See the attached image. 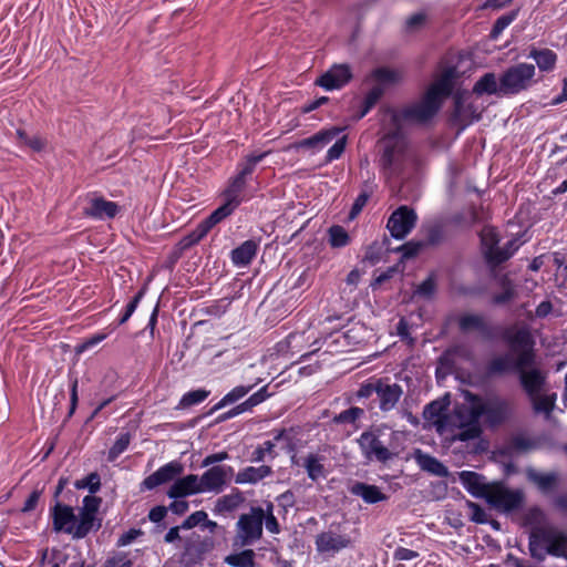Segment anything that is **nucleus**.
<instances>
[{"label": "nucleus", "instance_id": "1", "mask_svg": "<svg viewBox=\"0 0 567 567\" xmlns=\"http://www.w3.org/2000/svg\"><path fill=\"white\" fill-rule=\"evenodd\" d=\"M382 153L379 165L388 178L400 176L409 162V142L403 130L389 123L382 125Z\"/></svg>", "mask_w": 567, "mask_h": 567}, {"label": "nucleus", "instance_id": "2", "mask_svg": "<svg viewBox=\"0 0 567 567\" xmlns=\"http://www.w3.org/2000/svg\"><path fill=\"white\" fill-rule=\"evenodd\" d=\"M441 106L437 101L424 93L420 101L400 110L388 109V123L401 130H403V123L425 124L437 114Z\"/></svg>", "mask_w": 567, "mask_h": 567}, {"label": "nucleus", "instance_id": "3", "mask_svg": "<svg viewBox=\"0 0 567 567\" xmlns=\"http://www.w3.org/2000/svg\"><path fill=\"white\" fill-rule=\"evenodd\" d=\"M529 553L533 558L543 561L547 555L565 557L567 536L551 528H537L529 535Z\"/></svg>", "mask_w": 567, "mask_h": 567}, {"label": "nucleus", "instance_id": "4", "mask_svg": "<svg viewBox=\"0 0 567 567\" xmlns=\"http://www.w3.org/2000/svg\"><path fill=\"white\" fill-rule=\"evenodd\" d=\"M502 339L513 352L518 353L517 368L522 365H533L535 363V340L529 326L516 323L507 327L502 333Z\"/></svg>", "mask_w": 567, "mask_h": 567}, {"label": "nucleus", "instance_id": "5", "mask_svg": "<svg viewBox=\"0 0 567 567\" xmlns=\"http://www.w3.org/2000/svg\"><path fill=\"white\" fill-rule=\"evenodd\" d=\"M465 402L455 408L453 416V423L457 427L454 437L462 442L477 439L482 433L480 423L482 411L478 403L471 400H465Z\"/></svg>", "mask_w": 567, "mask_h": 567}, {"label": "nucleus", "instance_id": "6", "mask_svg": "<svg viewBox=\"0 0 567 567\" xmlns=\"http://www.w3.org/2000/svg\"><path fill=\"white\" fill-rule=\"evenodd\" d=\"M464 400L477 402L480 410L482 411V416H484L486 423L492 426L503 424L507 419H509L513 412L509 401L496 394L482 398L471 391H465Z\"/></svg>", "mask_w": 567, "mask_h": 567}, {"label": "nucleus", "instance_id": "7", "mask_svg": "<svg viewBox=\"0 0 567 567\" xmlns=\"http://www.w3.org/2000/svg\"><path fill=\"white\" fill-rule=\"evenodd\" d=\"M536 68L532 63H517L507 68L501 75L502 95H516L528 90L534 83Z\"/></svg>", "mask_w": 567, "mask_h": 567}, {"label": "nucleus", "instance_id": "8", "mask_svg": "<svg viewBox=\"0 0 567 567\" xmlns=\"http://www.w3.org/2000/svg\"><path fill=\"white\" fill-rule=\"evenodd\" d=\"M265 511L260 506H254L249 513L241 514L236 523V546H250L262 536Z\"/></svg>", "mask_w": 567, "mask_h": 567}, {"label": "nucleus", "instance_id": "9", "mask_svg": "<svg viewBox=\"0 0 567 567\" xmlns=\"http://www.w3.org/2000/svg\"><path fill=\"white\" fill-rule=\"evenodd\" d=\"M381 427L364 431L357 439L362 456L368 462L382 464L391 461L395 454L381 441Z\"/></svg>", "mask_w": 567, "mask_h": 567}, {"label": "nucleus", "instance_id": "10", "mask_svg": "<svg viewBox=\"0 0 567 567\" xmlns=\"http://www.w3.org/2000/svg\"><path fill=\"white\" fill-rule=\"evenodd\" d=\"M215 547L212 537H202L197 533H192L184 539L183 551L181 554V564L184 567H194L205 559V556Z\"/></svg>", "mask_w": 567, "mask_h": 567}, {"label": "nucleus", "instance_id": "11", "mask_svg": "<svg viewBox=\"0 0 567 567\" xmlns=\"http://www.w3.org/2000/svg\"><path fill=\"white\" fill-rule=\"evenodd\" d=\"M518 383L528 399L544 392L547 389V372L533 365L517 368Z\"/></svg>", "mask_w": 567, "mask_h": 567}, {"label": "nucleus", "instance_id": "12", "mask_svg": "<svg viewBox=\"0 0 567 567\" xmlns=\"http://www.w3.org/2000/svg\"><path fill=\"white\" fill-rule=\"evenodd\" d=\"M417 215L409 206L402 205L396 208L388 219L386 228L395 239L405 238L415 227Z\"/></svg>", "mask_w": 567, "mask_h": 567}, {"label": "nucleus", "instance_id": "13", "mask_svg": "<svg viewBox=\"0 0 567 567\" xmlns=\"http://www.w3.org/2000/svg\"><path fill=\"white\" fill-rule=\"evenodd\" d=\"M234 468L229 465H215L199 476L203 493H221L234 477Z\"/></svg>", "mask_w": 567, "mask_h": 567}, {"label": "nucleus", "instance_id": "14", "mask_svg": "<svg viewBox=\"0 0 567 567\" xmlns=\"http://www.w3.org/2000/svg\"><path fill=\"white\" fill-rule=\"evenodd\" d=\"M279 442H284V449L287 452L295 451V443L289 432L285 429L280 431L274 432V439L265 441L262 444L258 445L250 455V462L260 463L264 462L267 457L269 460H275L277 453L275 452L276 444Z\"/></svg>", "mask_w": 567, "mask_h": 567}, {"label": "nucleus", "instance_id": "15", "mask_svg": "<svg viewBox=\"0 0 567 567\" xmlns=\"http://www.w3.org/2000/svg\"><path fill=\"white\" fill-rule=\"evenodd\" d=\"M402 395L403 388L401 384L392 382L390 378H379L377 400L381 412L388 413L394 410Z\"/></svg>", "mask_w": 567, "mask_h": 567}, {"label": "nucleus", "instance_id": "16", "mask_svg": "<svg viewBox=\"0 0 567 567\" xmlns=\"http://www.w3.org/2000/svg\"><path fill=\"white\" fill-rule=\"evenodd\" d=\"M184 471V466L178 461H172L161 466L153 474L148 475L141 483L142 491H152L159 485L175 481Z\"/></svg>", "mask_w": 567, "mask_h": 567}, {"label": "nucleus", "instance_id": "17", "mask_svg": "<svg viewBox=\"0 0 567 567\" xmlns=\"http://www.w3.org/2000/svg\"><path fill=\"white\" fill-rule=\"evenodd\" d=\"M120 212V206L115 202L106 200L102 196L90 195L86 198V205L83 214L86 217L104 220L114 218Z\"/></svg>", "mask_w": 567, "mask_h": 567}, {"label": "nucleus", "instance_id": "18", "mask_svg": "<svg viewBox=\"0 0 567 567\" xmlns=\"http://www.w3.org/2000/svg\"><path fill=\"white\" fill-rule=\"evenodd\" d=\"M487 502L496 509L512 512L520 507L524 496L520 491L495 488L487 493Z\"/></svg>", "mask_w": 567, "mask_h": 567}, {"label": "nucleus", "instance_id": "19", "mask_svg": "<svg viewBox=\"0 0 567 567\" xmlns=\"http://www.w3.org/2000/svg\"><path fill=\"white\" fill-rule=\"evenodd\" d=\"M351 79L352 72L348 64H334L316 81V84L327 91H332L341 89Z\"/></svg>", "mask_w": 567, "mask_h": 567}, {"label": "nucleus", "instance_id": "20", "mask_svg": "<svg viewBox=\"0 0 567 567\" xmlns=\"http://www.w3.org/2000/svg\"><path fill=\"white\" fill-rule=\"evenodd\" d=\"M51 517L53 530L56 533L63 532L72 535L76 516L71 506L61 504L59 502L51 508Z\"/></svg>", "mask_w": 567, "mask_h": 567}, {"label": "nucleus", "instance_id": "21", "mask_svg": "<svg viewBox=\"0 0 567 567\" xmlns=\"http://www.w3.org/2000/svg\"><path fill=\"white\" fill-rule=\"evenodd\" d=\"M350 538L347 535L334 532H322L316 537V548L321 554H336L350 546Z\"/></svg>", "mask_w": 567, "mask_h": 567}, {"label": "nucleus", "instance_id": "22", "mask_svg": "<svg viewBox=\"0 0 567 567\" xmlns=\"http://www.w3.org/2000/svg\"><path fill=\"white\" fill-rule=\"evenodd\" d=\"M203 493L199 476L188 474L182 478H177L167 491L169 498H183L188 495Z\"/></svg>", "mask_w": 567, "mask_h": 567}, {"label": "nucleus", "instance_id": "23", "mask_svg": "<svg viewBox=\"0 0 567 567\" xmlns=\"http://www.w3.org/2000/svg\"><path fill=\"white\" fill-rule=\"evenodd\" d=\"M455 73L456 71L454 68L445 69L425 93L442 105L443 99L447 97L452 93Z\"/></svg>", "mask_w": 567, "mask_h": 567}, {"label": "nucleus", "instance_id": "24", "mask_svg": "<svg viewBox=\"0 0 567 567\" xmlns=\"http://www.w3.org/2000/svg\"><path fill=\"white\" fill-rule=\"evenodd\" d=\"M343 128L338 126H331L329 128H322L316 134L301 140L297 147L299 148H311L315 152L322 150L326 145L332 142L339 136Z\"/></svg>", "mask_w": 567, "mask_h": 567}, {"label": "nucleus", "instance_id": "25", "mask_svg": "<svg viewBox=\"0 0 567 567\" xmlns=\"http://www.w3.org/2000/svg\"><path fill=\"white\" fill-rule=\"evenodd\" d=\"M482 251L486 259V261L495 267L497 252L499 251L498 243V234L493 227H484L480 234Z\"/></svg>", "mask_w": 567, "mask_h": 567}, {"label": "nucleus", "instance_id": "26", "mask_svg": "<svg viewBox=\"0 0 567 567\" xmlns=\"http://www.w3.org/2000/svg\"><path fill=\"white\" fill-rule=\"evenodd\" d=\"M272 474V467L269 465L247 466L237 472L235 475V483L255 485Z\"/></svg>", "mask_w": 567, "mask_h": 567}, {"label": "nucleus", "instance_id": "27", "mask_svg": "<svg viewBox=\"0 0 567 567\" xmlns=\"http://www.w3.org/2000/svg\"><path fill=\"white\" fill-rule=\"evenodd\" d=\"M526 474L528 481L532 482L543 494L554 492L559 484V475L556 472L544 473L530 468Z\"/></svg>", "mask_w": 567, "mask_h": 567}, {"label": "nucleus", "instance_id": "28", "mask_svg": "<svg viewBox=\"0 0 567 567\" xmlns=\"http://www.w3.org/2000/svg\"><path fill=\"white\" fill-rule=\"evenodd\" d=\"M413 457L422 471L427 472V473L439 476V477H447L449 476L447 467L442 462H440L436 457H434L427 453H424L421 450H415Z\"/></svg>", "mask_w": 567, "mask_h": 567}, {"label": "nucleus", "instance_id": "29", "mask_svg": "<svg viewBox=\"0 0 567 567\" xmlns=\"http://www.w3.org/2000/svg\"><path fill=\"white\" fill-rule=\"evenodd\" d=\"M458 327L463 332L476 330L486 339L492 337L491 327L482 315L466 313L461 316L458 318Z\"/></svg>", "mask_w": 567, "mask_h": 567}, {"label": "nucleus", "instance_id": "30", "mask_svg": "<svg viewBox=\"0 0 567 567\" xmlns=\"http://www.w3.org/2000/svg\"><path fill=\"white\" fill-rule=\"evenodd\" d=\"M350 493L361 497L367 504H375L388 498L378 486L362 482L353 483L350 487Z\"/></svg>", "mask_w": 567, "mask_h": 567}, {"label": "nucleus", "instance_id": "31", "mask_svg": "<svg viewBox=\"0 0 567 567\" xmlns=\"http://www.w3.org/2000/svg\"><path fill=\"white\" fill-rule=\"evenodd\" d=\"M460 481L464 488L473 496L486 497L488 492L481 474L472 471H463L460 473Z\"/></svg>", "mask_w": 567, "mask_h": 567}, {"label": "nucleus", "instance_id": "32", "mask_svg": "<svg viewBox=\"0 0 567 567\" xmlns=\"http://www.w3.org/2000/svg\"><path fill=\"white\" fill-rule=\"evenodd\" d=\"M517 358L513 359L512 353L507 352L501 355L493 358L487 363V374L488 375H501L507 372H516L517 373Z\"/></svg>", "mask_w": 567, "mask_h": 567}, {"label": "nucleus", "instance_id": "33", "mask_svg": "<svg viewBox=\"0 0 567 567\" xmlns=\"http://www.w3.org/2000/svg\"><path fill=\"white\" fill-rule=\"evenodd\" d=\"M528 58L533 59L539 71L551 72L556 68L558 60L557 54L550 49H537L532 47L529 49Z\"/></svg>", "mask_w": 567, "mask_h": 567}, {"label": "nucleus", "instance_id": "34", "mask_svg": "<svg viewBox=\"0 0 567 567\" xmlns=\"http://www.w3.org/2000/svg\"><path fill=\"white\" fill-rule=\"evenodd\" d=\"M258 250V243L249 239L231 251V261L235 266L245 267L251 262Z\"/></svg>", "mask_w": 567, "mask_h": 567}, {"label": "nucleus", "instance_id": "35", "mask_svg": "<svg viewBox=\"0 0 567 567\" xmlns=\"http://www.w3.org/2000/svg\"><path fill=\"white\" fill-rule=\"evenodd\" d=\"M270 394L268 393V386L260 388L257 392L251 394L246 401L233 408L225 415V419L234 417L244 412L251 411L255 406L262 403L266 399H268Z\"/></svg>", "mask_w": 567, "mask_h": 567}, {"label": "nucleus", "instance_id": "36", "mask_svg": "<svg viewBox=\"0 0 567 567\" xmlns=\"http://www.w3.org/2000/svg\"><path fill=\"white\" fill-rule=\"evenodd\" d=\"M238 206L239 205L226 198L225 204L216 208L209 216H207L204 220L200 221L202 225L204 226V229H200V231H209L214 226H216L225 218L230 216Z\"/></svg>", "mask_w": 567, "mask_h": 567}, {"label": "nucleus", "instance_id": "37", "mask_svg": "<svg viewBox=\"0 0 567 567\" xmlns=\"http://www.w3.org/2000/svg\"><path fill=\"white\" fill-rule=\"evenodd\" d=\"M324 461L326 457L318 453H309L305 456L302 466L311 481L316 482L326 476L323 465Z\"/></svg>", "mask_w": 567, "mask_h": 567}, {"label": "nucleus", "instance_id": "38", "mask_svg": "<svg viewBox=\"0 0 567 567\" xmlns=\"http://www.w3.org/2000/svg\"><path fill=\"white\" fill-rule=\"evenodd\" d=\"M474 93L482 94H497L502 95L501 78L497 80L496 75L492 72L485 73L474 85Z\"/></svg>", "mask_w": 567, "mask_h": 567}, {"label": "nucleus", "instance_id": "39", "mask_svg": "<svg viewBox=\"0 0 567 567\" xmlns=\"http://www.w3.org/2000/svg\"><path fill=\"white\" fill-rule=\"evenodd\" d=\"M532 403V406L536 413H544L547 416L555 409L557 394L547 392V389L544 392L535 395L533 399H528Z\"/></svg>", "mask_w": 567, "mask_h": 567}, {"label": "nucleus", "instance_id": "40", "mask_svg": "<svg viewBox=\"0 0 567 567\" xmlns=\"http://www.w3.org/2000/svg\"><path fill=\"white\" fill-rule=\"evenodd\" d=\"M96 517L89 514H79V520L74 523L72 537L81 539L86 537L94 528H100L101 524H95Z\"/></svg>", "mask_w": 567, "mask_h": 567}, {"label": "nucleus", "instance_id": "41", "mask_svg": "<svg viewBox=\"0 0 567 567\" xmlns=\"http://www.w3.org/2000/svg\"><path fill=\"white\" fill-rule=\"evenodd\" d=\"M260 379L257 381L247 384V385H237L233 390H230L216 405L215 410L224 408L226 405L233 404L240 399H243L246 394H248L258 383Z\"/></svg>", "mask_w": 567, "mask_h": 567}, {"label": "nucleus", "instance_id": "42", "mask_svg": "<svg viewBox=\"0 0 567 567\" xmlns=\"http://www.w3.org/2000/svg\"><path fill=\"white\" fill-rule=\"evenodd\" d=\"M244 502V496L238 489L219 497L215 504L216 513H229L235 511Z\"/></svg>", "mask_w": 567, "mask_h": 567}, {"label": "nucleus", "instance_id": "43", "mask_svg": "<svg viewBox=\"0 0 567 567\" xmlns=\"http://www.w3.org/2000/svg\"><path fill=\"white\" fill-rule=\"evenodd\" d=\"M247 185V178L243 177L238 173L230 179L228 187L225 190V197L233 203L240 205L244 200L241 196L243 190Z\"/></svg>", "mask_w": 567, "mask_h": 567}, {"label": "nucleus", "instance_id": "44", "mask_svg": "<svg viewBox=\"0 0 567 567\" xmlns=\"http://www.w3.org/2000/svg\"><path fill=\"white\" fill-rule=\"evenodd\" d=\"M370 78L377 82L375 85H383L385 89L389 85L398 83L401 80V74L399 71L392 69L378 68L372 71Z\"/></svg>", "mask_w": 567, "mask_h": 567}, {"label": "nucleus", "instance_id": "45", "mask_svg": "<svg viewBox=\"0 0 567 567\" xmlns=\"http://www.w3.org/2000/svg\"><path fill=\"white\" fill-rule=\"evenodd\" d=\"M224 561L233 567H254L255 551L252 549H244L240 553L226 556Z\"/></svg>", "mask_w": 567, "mask_h": 567}, {"label": "nucleus", "instance_id": "46", "mask_svg": "<svg viewBox=\"0 0 567 567\" xmlns=\"http://www.w3.org/2000/svg\"><path fill=\"white\" fill-rule=\"evenodd\" d=\"M364 410L359 406H351L340 413L336 414L332 417V423L334 424H350L357 427V422L363 417Z\"/></svg>", "mask_w": 567, "mask_h": 567}, {"label": "nucleus", "instance_id": "47", "mask_svg": "<svg viewBox=\"0 0 567 567\" xmlns=\"http://www.w3.org/2000/svg\"><path fill=\"white\" fill-rule=\"evenodd\" d=\"M268 155V152L249 154L237 165V173L247 178L255 172L256 166Z\"/></svg>", "mask_w": 567, "mask_h": 567}, {"label": "nucleus", "instance_id": "48", "mask_svg": "<svg viewBox=\"0 0 567 567\" xmlns=\"http://www.w3.org/2000/svg\"><path fill=\"white\" fill-rule=\"evenodd\" d=\"M20 144H23L34 152H41L47 146V141L38 134H29L24 130H17Z\"/></svg>", "mask_w": 567, "mask_h": 567}, {"label": "nucleus", "instance_id": "49", "mask_svg": "<svg viewBox=\"0 0 567 567\" xmlns=\"http://www.w3.org/2000/svg\"><path fill=\"white\" fill-rule=\"evenodd\" d=\"M328 241L332 248H342L350 243L348 231L339 225H333L328 229Z\"/></svg>", "mask_w": 567, "mask_h": 567}, {"label": "nucleus", "instance_id": "50", "mask_svg": "<svg viewBox=\"0 0 567 567\" xmlns=\"http://www.w3.org/2000/svg\"><path fill=\"white\" fill-rule=\"evenodd\" d=\"M447 409V403L441 400L432 401L426 404L423 410V417L427 421H432L435 423L441 422V419L444 415V412Z\"/></svg>", "mask_w": 567, "mask_h": 567}, {"label": "nucleus", "instance_id": "51", "mask_svg": "<svg viewBox=\"0 0 567 567\" xmlns=\"http://www.w3.org/2000/svg\"><path fill=\"white\" fill-rule=\"evenodd\" d=\"M209 393L210 392L205 389L189 391L182 396L178 406L182 409H187L199 404L208 398Z\"/></svg>", "mask_w": 567, "mask_h": 567}, {"label": "nucleus", "instance_id": "52", "mask_svg": "<svg viewBox=\"0 0 567 567\" xmlns=\"http://www.w3.org/2000/svg\"><path fill=\"white\" fill-rule=\"evenodd\" d=\"M131 443V434L125 432L121 433L112 447L109 450L107 460L114 462L123 452L126 451Z\"/></svg>", "mask_w": 567, "mask_h": 567}, {"label": "nucleus", "instance_id": "53", "mask_svg": "<svg viewBox=\"0 0 567 567\" xmlns=\"http://www.w3.org/2000/svg\"><path fill=\"white\" fill-rule=\"evenodd\" d=\"M518 10H512L496 19L491 31V38L497 39L501 33L517 18Z\"/></svg>", "mask_w": 567, "mask_h": 567}, {"label": "nucleus", "instance_id": "54", "mask_svg": "<svg viewBox=\"0 0 567 567\" xmlns=\"http://www.w3.org/2000/svg\"><path fill=\"white\" fill-rule=\"evenodd\" d=\"M74 486L79 489L87 488L91 494H95L101 488V478L96 472L90 473L84 478L75 482Z\"/></svg>", "mask_w": 567, "mask_h": 567}, {"label": "nucleus", "instance_id": "55", "mask_svg": "<svg viewBox=\"0 0 567 567\" xmlns=\"http://www.w3.org/2000/svg\"><path fill=\"white\" fill-rule=\"evenodd\" d=\"M347 145V135H342L341 137L337 138L334 144L328 150L326 154V163H331L336 159H339Z\"/></svg>", "mask_w": 567, "mask_h": 567}, {"label": "nucleus", "instance_id": "56", "mask_svg": "<svg viewBox=\"0 0 567 567\" xmlns=\"http://www.w3.org/2000/svg\"><path fill=\"white\" fill-rule=\"evenodd\" d=\"M379 386V378H371L368 381L361 383L360 388L355 392L357 399H368L373 394L377 395Z\"/></svg>", "mask_w": 567, "mask_h": 567}, {"label": "nucleus", "instance_id": "57", "mask_svg": "<svg viewBox=\"0 0 567 567\" xmlns=\"http://www.w3.org/2000/svg\"><path fill=\"white\" fill-rule=\"evenodd\" d=\"M272 509H274L272 503L268 502L266 505V509H264L265 511V517H264L265 526L269 533L279 534L280 525H279L277 518L275 517Z\"/></svg>", "mask_w": 567, "mask_h": 567}, {"label": "nucleus", "instance_id": "58", "mask_svg": "<svg viewBox=\"0 0 567 567\" xmlns=\"http://www.w3.org/2000/svg\"><path fill=\"white\" fill-rule=\"evenodd\" d=\"M518 249V244L516 239H512L505 244L504 247L499 248L497 252V258L495 262V267L508 260L514 252Z\"/></svg>", "mask_w": 567, "mask_h": 567}, {"label": "nucleus", "instance_id": "59", "mask_svg": "<svg viewBox=\"0 0 567 567\" xmlns=\"http://www.w3.org/2000/svg\"><path fill=\"white\" fill-rule=\"evenodd\" d=\"M207 520V513L205 511H196L190 514L186 519L183 520L181 527L183 529H192L196 526H203V523Z\"/></svg>", "mask_w": 567, "mask_h": 567}, {"label": "nucleus", "instance_id": "60", "mask_svg": "<svg viewBox=\"0 0 567 567\" xmlns=\"http://www.w3.org/2000/svg\"><path fill=\"white\" fill-rule=\"evenodd\" d=\"M371 192L363 189L358 197L355 198L351 210L349 213V218L354 219L363 209V207L367 205L369 198H370Z\"/></svg>", "mask_w": 567, "mask_h": 567}, {"label": "nucleus", "instance_id": "61", "mask_svg": "<svg viewBox=\"0 0 567 567\" xmlns=\"http://www.w3.org/2000/svg\"><path fill=\"white\" fill-rule=\"evenodd\" d=\"M382 254V246L378 241H373L365 248L364 260L375 265L381 260Z\"/></svg>", "mask_w": 567, "mask_h": 567}, {"label": "nucleus", "instance_id": "62", "mask_svg": "<svg viewBox=\"0 0 567 567\" xmlns=\"http://www.w3.org/2000/svg\"><path fill=\"white\" fill-rule=\"evenodd\" d=\"M101 505V498L94 495H87L83 498V506L80 513L95 516Z\"/></svg>", "mask_w": 567, "mask_h": 567}, {"label": "nucleus", "instance_id": "63", "mask_svg": "<svg viewBox=\"0 0 567 567\" xmlns=\"http://www.w3.org/2000/svg\"><path fill=\"white\" fill-rule=\"evenodd\" d=\"M467 507L470 509L471 520L477 524H484L487 522V515L483 507L474 502H467Z\"/></svg>", "mask_w": 567, "mask_h": 567}, {"label": "nucleus", "instance_id": "64", "mask_svg": "<svg viewBox=\"0 0 567 567\" xmlns=\"http://www.w3.org/2000/svg\"><path fill=\"white\" fill-rule=\"evenodd\" d=\"M104 567H132V561L127 558L126 554L118 553L107 558Z\"/></svg>", "mask_w": 567, "mask_h": 567}]
</instances>
